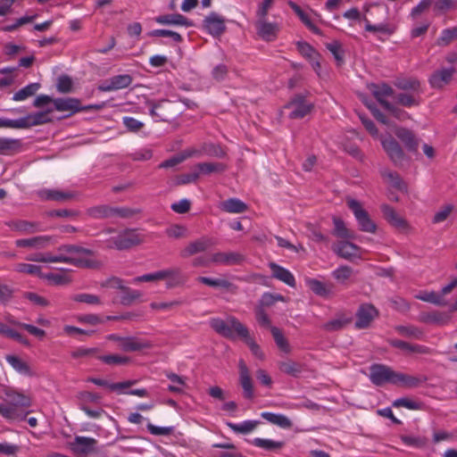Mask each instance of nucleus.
Returning <instances> with one entry per match:
<instances>
[{
  "label": "nucleus",
  "mask_w": 457,
  "mask_h": 457,
  "mask_svg": "<svg viewBox=\"0 0 457 457\" xmlns=\"http://www.w3.org/2000/svg\"><path fill=\"white\" fill-rule=\"evenodd\" d=\"M58 254L50 253H34L26 257L27 261L36 262H62L71 264L78 268H97L99 262L96 260L88 259L87 256H92L94 252L91 249L84 248L75 245H62L58 247Z\"/></svg>",
  "instance_id": "1"
},
{
  "label": "nucleus",
  "mask_w": 457,
  "mask_h": 457,
  "mask_svg": "<svg viewBox=\"0 0 457 457\" xmlns=\"http://www.w3.org/2000/svg\"><path fill=\"white\" fill-rule=\"evenodd\" d=\"M210 326L215 332L228 339H234L237 336L239 337L247 336L248 328L234 316H229L225 320L220 318H212L210 320Z\"/></svg>",
  "instance_id": "2"
},
{
  "label": "nucleus",
  "mask_w": 457,
  "mask_h": 457,
  "mask_svg": "<svg viewBox=\"0 0 457 457\" xmlns=\"http://www.w3.org/2000/svg\"><path fill=\"white\" fill-rule=\"evenodd\" d=\"M210 326L215 332L228 339H234L237 336L239 337L247 336L248 328L234 316H229L225 320L220 318H212L210 320Z\"/></svg>",
  "instance_id": "3"
},
{
  "label": "nucleus",
  "mask_w": 457,
  "mask_h": 457,
  "mask_svg": "<svg viewBox=\"0 0 457 457\" xmlns=\"http://www.w3.org/2000/svg\"><path fill=\"white\" fill-rule=\"evenodd\" d=\"M52 112L53 109H47L43 112L29 113L25 117L16 120L0 119V128L29 129L34 126L46 124L52 121L50 117V113Z\"/></svg>",
  "instance_id": "4"
},
{
  "label": "nucleus",
  "mask_w": 457,
  "mask_h": 457,
  "mask_svg": "<svg viewBox=\"0 0 457 457\" xmlns=\"http://www.w3.org/2000/svg\"><path fill=\"white\" fill-rule=\"evenodd\" d=\"M348 208L353 212L359 228L362 232L374 234L377 231V225L370 218L368 212L362 207L361 204L353 198L346 200Z\"/></svg>",
  "instance_id": "5"
},
{
  "label": "nucleus",
  "mask_w": 457,
  "mask_h": 457,
  "mask_svg": "<svg viewBox=\"0 0 457 457\" xmlns=\"http://www.w3.org/2000/svg\"><path fill=\"white\" fill-rule=\"evenodd\" d=\"M141 242L142 239L135 229H125L116 237L109 238L107 240V247L122 251L137 245Z\"/></svg>",
  "instance_id": "6"
},
{
  "label": "nucleus",
  "mask_w": 457,
  "mask_h": 457,
  "mask_svg": "<svg viewBox=\"0 0 457 457\" xmlns=\"http://www.w3.org/2000/svg\"><path fill=\"white\" fill-rule=\"evenodd\" d=\"M396 371L389 366L374 363L370 367L369 378L372 384L377 386H382L385 384H396Z\"/></svg>",
  "instance_id": "7"
},
{
  "label": "nucleus",
  "mask_w": 457,
  "mask_h": 457,
  "mask_svg": "<svg viewBox=\"0 0 457 457\" xmlns=\"http://www.w3.org/2000/svg\"><path fill=\"white\" fill-rule=\"evenodd\" d=\"M256 15L254 27L257 35L265 41H274L279 32L280 27L278 22H270L267 20V16Z\"/></svg>",
  "instance_id": "8"
},
{
  "label": "nucleus",
  "mask_w": 457,
  "mask_h": 457,
  "mask_svg": "<svg viewBox=\"0 0 457 457\" xmlns=\"http://www.w3.org/2000/svg\"><path fill=\"white\" fill-rule=\"evenodd\" d=\"M378 315L379 312L373 304L361 303L356 312L355 328L358 329L369 328Z\"/></svg>",
  "instance_id": "9"
},
{
  "label": "nucleus",
  "mask_w": 457,
  "mask_h": 457,
  "mask_svg": "<svg viewBox=\"0 0 457 457\" xmlns=\"http://www.w3.org/2000/svg\"><path fill=\"white\" fill-rule=\"evenodd\" d=\"M380 140L384 151L395 165L402 164L406 160V155L400 144L391 135L387 137H381Z\"/></svg>",
  "instance_id": "10"
},
{
  "label": "nucleus",
  "mask_w": 457,
  "mask_h": 457,
  "mask_svg": "<svg viewBox=\"0 0 457 457\" xmlns=\"http://www.w3.org/2000/svg\"><path fill=\"white\" fill-rule=\"evenodd\" d=\"M238 381L243 390V397L247 400H253L254 398L253 381L250 370L243 359L238 361Z\"/></svg>",
  "instance_id": "11"
},
{
  "label": "nucleus",
  "mask_w": 457,
  "mask_h": 457,
  "mask_svg": "<svg viewBox=\"0 0 457 457\" xmlns=\"http://www.w3.org/2000/svg\"><path fill=\"white\" fill-rule=\"evenodd\" d=\"M5 225L11 230L22 235L35 234L46 230L43 224L39 221H30L27 220H12L5 222Z\"/></svg>",
  "instance_id": "12"
},
{
  "label": "nucleus",
  "mask_w": 457,
  "mask_h": 457,
  "mask_svg": "<svg viewBox=\"0 0 457 457\" xmlns=\"http://www.w3.org/2000/svg\"><path fill=\"white\" fill-rule=\"evenodd\" d=\"M285 108L291 110L288 116L290 119H302L312 109V104L308 103L303 96L297 95L293 97Z\"/></svg>",
  "instance_id": "13"
},
{
  "label": "nucleus",
  "mask_w": 457,
  "mask_h": 457,
  "mask_svg": "<svg viewBox=\"0 0 457 457\" xmlns=\"http://www.w3.org/2000/svg\"><path fill=\"white\" fill-rule=\"evenodd\" d=\"M133 81L129 74L115 75L103 81L98 89L102 92H112L129 87Z\"/></svg>",
  "instance_id": "14"
},
{
  "label": "nucleus",
  "mask_w": 457,
  "mask_h": 457,
  "mask_svg": "<svg viewBox=\"0 0 457 457\" xmlns=\"http://www.w3.org/2000/svg\"><path fill=\"white\" fill-rule=\"evenodd\" d=\"M369 87L374 97L377 99V101L386 110L394 112H398L396 107H395L393 104H391L388 101L386 100V97L391 96L394 94V90L389 85L386 83L371 84Z\"/></svg>",
  "instance_id": "15"
},
{
  "label": "nucleus",
  "mask_w": 457,
  "mask_h": 457,
  "mask_svg": "<svg viewBox=\"0 0 457 457\" xmlns=\"http://www.w3.org/2000/svg\"><path fill=\"white\" fill-rule=\"evenodd\" d=\"M203 28L212 36L219 37L226 29L225 19L217 12H211L203 21Z\"/></svg>",
  "instance_id": "16"
},
{
  "label": "nucleus",
  "mask_w": 457,
  "mask_h": 457,
  "mask_svg": "<svg viewBox=\"0 0 457 457\" xmlns=\"http://www.w3.org/2000/svg\"><path fill=\"white\" fill-rule=\"evenodd\" d=\"M54 106L56 111L67 112V116L90 108V106L83 107L80 101L73 97L56 98L54 100Z\"/></svg>",
  "instance_id": "17"
},
{
  "label": "nucleus",
  "mask_w": 457,
  "mask_h": 457,
  "mask_svg": "<svg viewBox=\"0 0 457 457\" xmlns=\"http://www.w3.org/2000/svg\"><path fill=\"white\" fill-rule=\"evenodd\" d=\"M54 237L52 236H37L30 238H21L15 241L17 247L44 249L52 245Z\"/></svg>",
  "instance_id": "18"
},
{
  "label": "nucleus",
  "mask_w": 457,
  "mask_h": 457,
  "mask_svg": "<svg viewBox=\"0 0 457 457\" xmlns=\"http://www.w3.org/2000/svg\"><path fill=\"white\" fill-rule=\"evenodd\" d=\"M395 135L402 141L409 152L416 153L419 148L420 140L413 131L403 127H397Z\"/></svg>",
  "instance_id": "19"
},
{
  "label": "nucleus",
  "mask_w": 457,
  "mask_h": 457,
  "mask_svg": "<svg viewBox=\"0 0 457 457\" xmlns=\"http://www.w3.org/2000/svg\"><path fill=\"white\" fill-rule=\"evenodd\" d=\"M213 245L214 242L212 238L205 237H201L195 241L190 242L184 249H182L180 252V256L183 258H187L194 254L206 251Z\"/></svg>",
  "instance_id": "20"
},
{
  "label": "nucleus",
  "mask_w": 457,
  "mask_h": 457,
  "mask_svg": "<svg viewBox=\"0 0 457 457\" xmlns=\"http://www.w3.org/2000/svg\"><path fill=\"white\" fill-rule=\"evenodd\" d=\"M153 347L154 344L151 341L136 336L125 337L124 344L120 345V349L123 352H138Z\"/></svg>",
  "instance_id": "21"
},
{
  "label": "nucleus",
  "mask_w": 457,
  "mask_h": 457,
  "mask_svg": "<svg viewBox=\"0 0 457 457\" xmlns=\"http://www.w3.org/2000/svg\"><path fill=\"white\" fill-rule=\"evenodd\" d=\"M211 261L218 265L232 266L240 264L244 256L236 252H219L211 255Z\"/></svg>",
  "instance_id": "22"
},
{
  "label": "nucleus",
  "mask_w": 457,
  "mask_h": 457,
  "mask_svg": "<svg viewBox=\"0 0 457 457\" xmlns=\"http://www.w3.org/2000/svg\"><path fill=\"white\" fill-rule=\"evenodd\" d=\"M306 286L317 295L321 297H330L334 295L333 284H326L316 278H305Z\"/></svg>",
  "instance_id": "23"
},
{
  "label": "nucleus",
  "mask_w": 457,
  "mask_h": 457,
  "mask_svg": "<svg viewBox=\"0 0 457 457\" xmlns=\"http://www.w3.org/2000/svg\"><path fill=\"white\" fill-rule=\"evenodd\" d=\"M455 72L454 68H445L436 71L429 78V83L433 88H442L449 84L453 75Z\"/></svg>",
  "instance_id": "24"
},
{
  "label": "nucleus",
  "mask_w": 457,
  "mask_h": 457,
  "mask_svg": "<svg viewBox=\"0 0 457 457\" xmlns=\"http://www.w3.org/2000/svg\"><path fill=\"white\" fill-rule=\"evenodd\" d=\"M269 267L272 271V277L274 278L282 281L291 287H295V278L290 270L275 262H270Z\"/></svg>",
  "instance_id": "25"
},
{
  "label": "nucleus",
  "mask_w": 457,
  "mask_h": 457,
  "mask_svg": "<svg viewBox=\"0 0 457 457\" xmlns=\"http://www.w3.org/2000/svg\"><path fill=\"white\" fill-rule=\"evenodd\" d=\"M96 445V440L91 437L76 436L71 443V450L78 454H87L91 453Z\"/></svg>",
  "instance_id": "26"
},
{
  "label": "nucleus",
  "mask_w": 457,
  "mask_h": 457,
  "mask_svg": "<svg viewBox=\"0 0 457 457\" xmlns=\"http://www.w3.org/2000/svg\"><path fill=\"white\" fill-rule=\"evenodd\" d=\"M154 21L161 25H178L187 28L194 26L193 21L179 13L159 15L154 18Z\"/></svg>",
  "instance_id": "27"
},
{
  "label": "nucleus",
  "mask_w": 457,
  "mask_h": 457,
  "mask_svg": "<svg viewBox=\"0 0 457 457\" xmlns=\"http://www.w3.org/2000/svg\"><path fill=\"white\" fill-rule=\"evenodd\" d=\"M159 278L162 279H169L167 282V287L171 288L184 283V278L181 274L179 268H170L166 270H159Z\"/></svg>",
  "instance_id": "28"
},
{
  "label": "nucleus",
  "mask_w": 457,
  "mask_h": 457,
  "mask_svg": "<svg viewBox=\"0 0 457 457\" xmlns=\"http://www.w3.org/2000/svg\"><path fill=\"white\" fill-rule=\"evenodd\" d=\"M5 360L18 373L28 377L36 375L31 367L19 356L8 354Z\"/></svg>",
  "instance_id": "29"
},
{
  "label": "nucleus",
  "mask_w": 457,
  "mask_h": 457,
  "mask_svg": "<svg viewBox=\"0 0 457 457\" xmlns=\"http://www.w3.org/2000/svg\"><path fill=\"white\" fill-rule=\"evenodd\" d=\"M381 212H382L385 219L392 226H394L397 228H405L407 227L406 220L403 218H402L400 215H398V213L395 212V210L393 207H391L390 205L382 204Z\"/></svg>",
  "instance_id": "30"
},
{
  "label": "nucleus",
  "mask_w": 457,
  "mask_h": 457,
  "mask_svg": "<svg viewBox=\"0 0 457 457\" xmlns=\"http://www.w3.org/2000/svg\"><path fill=\"white\" fill-rule=\"evenodd\" d=\"M358 250L359 247L349 241H342L333 246V251L345 260L357 256Z\"/></svg>",
  "instance_id": "31"
},
{
  "label": "nucleus",
  "mask_w": 457,
  "mask_h": 457,
  "mask_svg": "<svg viewBox=\"0 0 457 457\" xmlns=\"http://www.w3.org/2000/svg\"><path fill=\"white\" fill-rule=\"evenodd\" d=\"M380 175L382 179L394 188L400 191H405L407 189L406 184L397 172L388 169H383L380 170Z\"/></svg>",
  "instance_id": "32"
},
{
  "label": "nucleus",
  "mask_w": 457,
  "mask_h": 457,
  "mask_svg": "<svg viewBox=\"0 0 457 457\" xmlns=\"http://www.w3.org/2000/svg\"><path fill=\"white\" fill-rule=\"evenodd\" d=\"M278 367L282 373L289 375L294 378H298L304 370L303 364L296 362L293 360L280 361L278 362Z\"/></svg>",
  "instance_id": "33"
},
{
  "label": "nucleus",
  "mask_w": 457,
  "mask_h": 457,
  "mask_svg": "<svg viewBox=\"0 0 457 457\" xmlns=\"http://www.w3.org/2000/svg\"><path fill=\"white\" fill-rule=\"evenodd\" d=\"M39 195L44 200L66 202L74 197V194L57 189H44L39 192Z\"/></svg>",
  "instance_id": "34"
},
{
  "label": "nucleus",
  "mask_w": 457,
  "mask_h": 457,
  "mask_svg": "<svg viewBox=\"0 0 457 457\" xmlns=\"http://www.w3.org/2000/svg\"><path fill=\"white\" fill-rule=\"evenodd\" d=\"M6 396V402L16 409L25 410L31 405L30 398L23 394L13 391L7 393Z\"/></svg>",
  "instance_id": "35"
},
{
  "label": "nucleus",
  "mask_w": 457,
  "mask_h": 457,
  "mask_svg": "<svg viewBox=\"0 0 457 457\" xmlns=\"http://www.w3.org/2000/svg\"><path fill=\"white\" fill-rule=\"evenodd\" d=\"M197 280L204 285L213 287H221L231 293H236L237 291V286L229 282L226 279L221 278H212L208 277H199Z\"/></svg>",
  "instance_id": "36"
},
{
  "label": "nucleus",
  "mask_w": 457,
  "mask_h": 457,
  "mask_svg": "<svg viewBox=\"0 0 457 457\" xmlns=\"http://www.w3.org/2000/svg\"><path fill=\"white\" fill-rule=\"evenodd\" d=\"M21 148V141L15 138L0 137V154L11 155L19 152Z\"/></svg>",
  "instance_id": "37"
},
{
  "label": "nucleus",
  "mask_w": 457,
  "mask_h": 457,
  "mask_svg": "<svg viewBox=\"0 0 457 457\" xmlns=\"http://www.w3.org/2000/svg\"><path fill=\"white\" fill-rule=\"evenodd\" d=\"M395 385H400L408 388H415L424 383L427 378L420 377H414L408 374L396 372L395 375Z\"/></svg>",
  "instance_id": "38"
},
{
  "label": "nucleus",
  "mask_w": 457,
  "mask_h": 457,
  "mask_svg": "<svg viewBox=\"0 0 457 457\" xmlns=\"http://www.w3.org/2000/svg\"><path fill=\"white\" fill-rule=\"evenodd\" d=\"M29 411L16 409L7 402L0 403V414L7 420H24Z\"/></svg>",
  "instance_id": "39"
},
{
  "label": "nucleus",
  "mask_w": 457,
  "mask_h": 457,
  "mask_svg": "<svg viewBox=\"0 0 457 457\" xmlns=\"http://www.w3.org/2000/svg\"><path fill=\"white\" fill-rule=\"evenodd\" d=\"M220 208L228 213H243L247 210V205L237 198H229L220 203Z\"/></svg>",
  "instance_id": "40"
},
{
  "label": "nucleus",
  "mask_w": 457,
  "mask_h": 457,
  "mask_svg": "<svg viewBox=\"0 0 457 457\" xmlns=\"http://www.w3.org/2000/svg\"><path fill=\"white\" fill-rule=\"evenodd\" d=\"M261 417L282 428H290L292 427V421L284 414L265 411L261 413Z\"/></svg>",
  "instance_id": "41"
},
{
  "label": "nucleus",
  "mask_w": 457,
  "mask_h": 457,
  "mask_svg": "<svg viewBox=\"0 0 457 457\" xmlns=\"http://www.w3.org/2000/svg\"><path fill=\"white\" fill-rule=\"evenodd\" d=\"M352 322V318L345 314H340L337 318L324 323L323 329L328 332L337 331Z\"/></svg>",
  "instance_id": "42"
},
{
  "label": "nucleus",
  "mask_w": 457,
  "mask_h": 457,
  "mask_svg": "<svg viewBox=\"0 0 457 457\" xmlns=\"http://www.w3.org/2000/svg\"><path fill=\"white\" fill-rule=\"evenodd\" d=\"M195 168L200 174L210 175L212 173H222L226 170L227 166L221 162H200Z\"/></svg>",
  "instance_id": "43"
},
{
  "label": "nucleus",
  "mask_w": 457,
  "mask_h": 457,
  "mask_svg": "<svg viewBox=\"0 0 457 457\" xmlns=\"http://www.w3.org/2000/svg\"><path fill=\"white\" fill-rule=\"evenodd\" d=\"M353 275V270L347 265H341L332 271V277L341 285H346Z\"/></svg>",
  "instance_id": "44"
},
{
  "label": "nucleus",
  "mask_w": 457,
  "mask_h": 457,
  "mask_svg": "<svg viewBox=\"0 0 457 457\" xmlns=\"http://www.w3.org/2000/svg\"><path fill=\"white\" fill-rule=\"evenodd\" d=\"M87 213L94 219H108L113 217V207L98 205L87 209Z\"/></svg>",
  "instance_id": "45"
},
{
  "label": "nucleus",
  "mask_w": 457,
  "mask_h": 457,
  "mask_svg": "<svg viewBox=\"0 0 457 457\" xmlns=\"http://www.w3.org/2000/svg\"><path fill=\"white\" fill-rule=\"evenodd\" d=\"M252 444L259 448L267 450V451H278L283 448L285 443L283 441H274L271 439H264V438H254L252 441Z\"/></svg>",
  "instance_id": "46"
},
{
  "label": "nucleus",
  "mask_w": 457,
  "mask_h": 457,
  "mask_svg": "<svg viewBox=\"0 0 457 457\" xmlns=\"http://www.w3.org/2000/svg\"><path fill=\"white\" fill-rule=\"evenodd\" d=\"M260 422L258 420H245L241 423H227L234 432L240 434H248L253 431Z\"/></svg>",
  "instance_id": "47"
},
{
  "label": "nucleus",
  "mask_w": 457,
  "mask_h": 457,
  "mask_svg": "<svg viewBox=\"0 0 457 457\" xmlns=\"http://www.w3.org/2000/svg\"><path fill=\"white\" fill-rule=\"evenodd\" d=\"M39 87V83H30L14 93L12 96V100L16 102L26 100L27 98L35 95Z\"/></svg>",
  "instance_id": "48"
},
{
  "label": "nucleus",
  "mask_w": 457,
  "mask_h": 457,
  "mask_svg": "<svg viewBox=\"0 0 457 457\" xmlns=\"http://www.w3.org/2000/svg\"><path fill=\"white\" fill-rule=\"evenodd\" d=\"M102 362L110 366H122L127 365L130 361V358L120 354H106L97 357Z\"/></svg>",
  "instance_id": "49"
},
{
  "label": "nucleus",
  "mask_w": 457,
  "mask_h": 457,
  "mask_svg": "<svg viewBox=\"0 0 457 457\" xmlns=\"http://www.w3.org/2000/svg\"><path fill=\"white\" fill-rule=\"evenodd\" d=\"M333 234L335 236L345 239L353 238V234L346 228L344 220L341 218L333 217Z\"/></svg>",
  "instance_id": "50"
},
{
  "label": "nucleus",
  "mask_w": 457,
  "mask_h": 457,
  "mask_svg": "<svg viewBox=\"0 0 457 457\" xmlns=\"http://www.w3.org/2000/svg\"><path fill=\"white\" fill-rule=\"evenodd\" d=\"M270 332L277 346L284 353H288L291 351L287 339L284 337L282 331L277 327H270Z\"/></svg>",
  "instance_id": "51"
},
{
  "label": "nucleus",
  "mask_w": 457,
  "mask_h": 457,
  "mask_svg": "<svg viewBox=\"0 0 457 457\" xmlns=\"http://www.w3.org/2000/svg\"><path fill=\"white\" fill-rule=\"evenodd\" d=\"M415 297L421 301L431 303L436 305H439V306L446 305V301L444 299V297H442V295H440L439 294H437L434 291H431V292L424 291V292L420 293Z\"/></svg>",
  "instance_id": "52"
},
{
  "label": "nucleus",
  "mask_w": 457,
  "mask_h": 457,
  "mask_svg": "<svg viewBox=\"0 0 457 457\" xmlns=\"http://www.w3.org/2000/svg\"><path fill=\"white\" fill-rule=\"evenodd\" d=\"M166 377L172 382V385L168 386V390L172 393H182L184 387L187 386L185 378L179 376L175 373L170 372Z\"/></svg>",
  "instance_id": "53"
},
{
  "label": "nucleus",
  "mask_w": 457,
  "mask_h": 457,
  "mask_svg": "<svg viewBox=\"0 0 457 457\" xmlns=\"http://www.w3.org/2000/svg\"><path fill=\"white\" fill-rule=\"evenodd\" d=\"M395 329L400 335L414 339H422L424 337L422 329L415 326H398Z\"/></svg>",
  "instance_id": "54"
},
{
  "label": "nucleus",
  "mask_w": 457,
  "mask_h": 457,
  "mask_svg": "<svg viewBox=\"0 0 457 457\" xmlns=\"http://www.w3.org/2000/svg\"><path fill=\"white\" fill-rule=\"evenodd\" d=\"M457 38V26L445 29L441 32L440 37L436 40V45L440 46H446L452 41Z\"/></svg>",
  "instance_id": "55"
},
{
  "label": "nucleus",
  "mask_w": 457,
  "mask_h": 457,
  "mask_svg": "<svg viewBox=\"0 0 457 457\" xmlns=\"http://www.w3.org/2000/svg\"><path fill=\"white\" fill-rule=\"evenodd\" d=\"M327 49L333 54L338 65L344 63V54L342 45L339 41L334 40L330 43L326 44Z\"/></svg>",
  "instance_id": "56"
},
{
  "label": "nucleus",
  "mask_w": 457,
  "mask_h": 457,
  "mask_svg": "<svg viewBox=\"0 0 457 457\" xmlns=\"http://www.w3.org/2000/svg\"><path fill=\"white\" fill-rule=\"evenodd\" d=\"M112 282L113 287L121 289L123 292L127 294V295L124 296L122 299V302L124 303L126 302H131L140 296V293L138 291L130 290L129 287H124L121 279L113 278Z\"/></svg>",
  "instance_id": "57"
},
{
  "label": "nucleus",
  "mask_w": 457,
  "mask_h": 457,
  "mask_svg": "<svg viewBox=\"0 0 457 457\" xmlns=\"http://www.w3.org/2000/svg\"><path fill=\"white\" fill-rule=\"evenodd\" d=\"M214 448L227 449L229 451L220 453L217 457H243L237 447L230 443H217L212 445Z\"/></svg>",
  "instance_id": "58"
},
{
  "label": "nucleus",
  "mask_w": 457,
  "mask_h": 457,
  "mask_svg": "<svg viewBox=\"0 0 457 457\" xmlns=\"http://www.w3.org/2000/svg\"><path fill=\"white\" fill-rule=\"evenodd\" d=\"M364 21L366 22L365 30L369 32H380L387 35H391L395 32V29L388 25L387 23H379L377 25H372L369 20L364 17Z\"/></svg>",
  "instance_id": "59"
},
{
  "label": "nucleus",
  "mask_w": 457,
  "mask_h": 457,
  "mask_svg": "<svg viewBox=\"0 0 457 457\" xmlns=\"http://www.w3.org/2000/svg\"><path fill=\"white\" fill-rule=\"evenodd\" d=\"M15 270L20 273L29 274V275H35L38 278H41L43 276V272L41 271V267L35 264H29V263H18L15 266Z\"/></svg>",
  "instance_id": "60"
},
{
  "label": "nucleus",
  "mask_w": 457,
  "mask_h": 457,
  "mask_svg": "<svg viewBox=\"0 0 457 457\" xmlns=\"http://www.w3.org/2000/svg\"><path fill=\"white\" fill-rule=\"evenodd\" d=\"M395 87L402 90H411L413 92H419L420 83L416 79H403L395 82Z\"/></svg>",
  "instance_id": "61"
},
{
  "label": "nucleus",
  "mask_w": 457,
  "mask_h": 457,
  "mask_svg": "<svg viewBox=\"0 0 457 457\" xmlns=\"http://www.w3.org/2000/svg\"><path fill=\"white\" fill-rule=\"evenodd\" d=\"M396 102L405 107L417 106L420 104V97L407 93H401L396 96Z\"/></svg>",
  "instance_id": "62"
},
{
  "label": "nucleus",
  "mask_w": 457,
  "mask_h": 457,
  "mask_svg": "<svg viewBox=\"0 0 457 457\" xmlns=\"http://www.w3.org/2000/svg\"><path fill=\"white\" fill-rule=\"evenodd\" d=\"M278 301L285 302L286 298L279 294L264 293L260 299L259 306H262V308L264 306L270 307Z\"/></svg>",
  "instance_id": "63"
},
{
  "label": "nucleus",
  "mask_w": 457,
  "mask_h": 457,
  "mask_svg": "<svg viewBox=\"0 0 457 457\" xmlns=\"http://www.w3.org/2000/svg\"><path fill=\"white\" fill-rule=\"evenodd\" d=\"M71 299L78 303H85L91 305L101 303V300L97 295L87 293L74 295Z\"/></svg>",
  "instance_id": "64"
}]
</instances>
